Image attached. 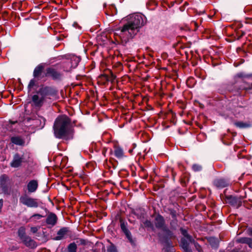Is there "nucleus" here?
Returning <instances> with one entry per match:
<instances>
[{
	"instance_id": "nucleus-37",
	"label": "nucleus",
	"mask_w": 252,
	"mask_h": 252,
	"mask_svg": "<svg viewBox=\"0 0 252 252\" xmlns=\"http://www.w3.org/2000/svg\"><path fill=\"white\" fill-rule=\"evenodd\" d=\"M249 235H250L252 237V228L249 229Z\"/></svg>"
},
{
	"instance_id": "nucleus-3",
	"label": "nucleus",
	"mask_w": 252,
	"mask_h": 252,
	"mask_svg": "<svg viewBox=\"0 0 252 252\" xmlns=\"http://www.w3.org/2000/svg\"><path fill=\"white\" fill-rule=\"evenodd\" d=\"M52 94V89L49 87H42L38 92L37 94L32 97V101L36 107H41L44 103L46 98H49Z\"/></svg>"
},
{
	"instance_id": "nucleus-26",
	"label": "nucleus",
	"mask_w": 252,
	"mask_h": 252,
	"mask_svg": "<svg viewBox=\"0 0 252 252\" xmlns=\"http://www.w3.org/2000/svg\"><path fill=\"white\" fill-rule=\"evenodd\" d=\"M8 179V177L5 175H2L0 177V182L1 185L4 184L6 181Z\"/></svg>"
},
{
	"instance_id": "nucleus-12",
	"label": "nucleus",
	"mask_w": 252,
	"mask_h": 252,
	"mask_svg": "<svg viewBox=\"0 0 252 252\" xmlns=\"http://www.w3.org/2000/svg\"><path fill=\"white\" fill-rule=\"evenodd\" d=\"M57 221V217L55 214H50L46 219V223L52 226L55 225Z\"/></svg>"
},
{
	"instance_id": "nucleus-15",
	"label": "nucleus",
	"mask_w": 252,
	"mask_h": 252,
	"mask_svg": "<svg viewBox=\"0 0 252 252\" xmlns=\"http://www.w3.org/2000/svg\"><path fill=\"white\" fill-rule=\"evenodd\" d=\"M121 228L123 231L124 232L125 235H126L127 239L130 241L132 242V238L131 237V234L129 231L127 229L126 226L124 222H121Z\"/></svg>"
},
{
	"instance_id": "nucleus-31",
	"label": "nucleus",
	"mask_w": 252,
	"mask_h": 252,
	"mask_svg": "<svg viewBox=\"0 0 252 252\" xmlns=\"http://www.w3.org/2000/svg\"><path fill=\"white\" fill-rule=\"evenodd\" d=\"M111 252H118L116 247L111 243Z\"/></svg>"
},
{
	"instance_id": "nucleus-30",
	"label": "nucleus",
	"mask_w": 252,
	"mask_h": 252,
	"mask_svg": "<svg viewBox=\"0 0 252 252\" xmlns=\"http://www.w3.org/2000/svg\"><path fill=\"white\" fill-rule=\"evenodd\" d=\"M32 218H36L37 219H40V218H41L42 217V216L41 215L36 214L33 215L32 216Z\"/></svg>"
},
{
	"instance_id": "nucleus-28",
	"label": "nucleus",
	"mask_w": 252,
	"mask_h": 252,
	"mask_svg": "<svg viewBox=\"0 0 252 252\" xmlns=\"http://www.w3.org/2000/svg\"><path fill=\"white\" fill-rule=\"evenodd\" d=\"M35 81L34 80L32 79L30 81V83L29 84L28 87L29 88H32L35 85Z\"/></svg>"
},
{
	"instance_id": "nucleus-18",
	"label": "nucleus",
	"mask_w": 252,
	"mask_h": 252,
	"mask_svg": "<svg viewBox=\"0 0 252 252\" xmlns=\"http://www.w3.org/2000/svg\"><path fill=\"white\" fill-rule=\"evenodd\" d=\"M241 243L247 244L252 249V239L248 237H243L239 240Z\"/></svg>"
},
{
	"instance_id": "nucleus-14",
	"label": "nucleus",
	"mask_w": 252,
	"mask_h": 252,
	"mask_svg": "<svg viewBox=\"0 0 252 252\" xmlns=\"http://www.w3.org/2000/svg\"><path fill=\"white\" fill-rule=\"evenodd\" d=\"M68 231V229L66 227H63L59 230L57 233V236H56L55 240H60L62 239L64 235L66 234Z\"/></svg>"
},
{
	"instance_id": "nucleus-7",
	"label": "nucleus",
	"mask_w": 252,
	"mask_h": 252,
	"mask_svg": "<svg viewBox=\"0 0 252 252\" xmlns=\"http://www.w3.org/2000/svg\"><path fill=\"white\" fill-rule=\"evenodd\" d=\"M46 76H50L53 79H59L61 77V74L56 69L53 68H48L46 70Z\"/></svg>"
},
{
	"instance_id": "nucleus-6",
	"label": "nucleus",
	"mask_w": 252,
	"mask_h": 252,
	"mask_svg": "<svg viewBox=\"0 0 252 252\" xmlns=\"http://www.w3.org/2000/svg\"><path fill=\"white\" fill-rule=\"evenodd\" d=\"M155 226L158 229H162L165 226V220L163 217L159 214L155 216L154 220Z\"/></svg>"
},
{
	"instance_id": "nucleus-39",
	"label": "nucleus",
	"mask_w": 252,
	"mask_h": 252,
	"mask_svg": "<svg viewBox=\"0 0 252 252\" xmlns=\"http://www.w3.org/2000/svg\"><path fill=\"white\" fill-rule=\"evenodd\" d=\"M107 252H110V249H109L108 248H107Z\"/></svg>"
},
{
	"instance_id": "nucleus-1",
	"label": "nucleus",
	"mask_w": 252,
	"mask_h": 252,
	"mask_svg": "<svg viewBox=\"0 0 252 252\" xmlns=\"http://www.w3.org/2000/svg\"><path fill=\"white\" fill-rule=\"evenodd\" d=\"M126 22L121 30L120 37L126 39L135 35L139 31V29L146 23L145 16L140 13L129 14L125 18Z\"/></svg>"
},
{
	"instance_id": "nucleus-23",
	"label": "nucleus",
	"mask_w": 252,
	"mask_h": 252,
	"mask_svg": "<svg viewBox=\"0 0 252 252\" xmlns=\"http://www.w3.org/2000/svg\"><path fill=\"white\" fill-rule=\"evenodd\" d=\"M77 245L75 243L70 244L67 247V252H76Z\"/></svg>"
},
{
	"instance_id": "nucleus-19",
	"label": "nucleus",
	"mask_w": 252,
	"mask_h": 252,
	"mask_svg": "<svg viewBox=\"0 0 252 252\" xmlns=\"http://www.w3.org/2000/svg\"><path fill=\"white\" fill-rule=\"evenodd\" d=\"M236 126L241 128H247L251 126V125L250 123H244L243 122H238L235 123Z\"/></svg>"
},
{
	"instance_id": "nucleus-11",
	"label": "nucleus",
	"mask_w": 252,
	"mask_h": 252,
	"mask_svg": "<svg viewBox=\"0 0 252 252\" xmlns=\"http://www.w3.org/2000/svg\"><path fill=\"white\" fill-rule=\"evenodd\" d=\"M214 185L217 188H223L228 186V182L224 179H216L214 181Z\"/></svg>"
},
{
	"instance_id": "nucleus-21",
	"label": "nucleus",
	"mask_w": 252,
	"mask_h": 252,
	"mask_svg": "<svg viewBox=\"0 0 252 252\" xmlns=\"http://www.w3.org/2000/svg\"><path fill=\"white\" fill-rule=\"evenodd\" d=\"M43 69V67L41 65H39L37 66H36L33 71V76L35 77H38L40 74L41 73L42 70Z\"/></svg>"
},
{
	"instance_id": "nucleus-27",
	"label": "nucleus",
	"mask_w": 252,
	"mask_h": 252,
	"mask_svg": "<svg viewBox=\"0 0 252 252\" xmlns=\"http://www.w3.org/2000/svg\"><path fill=\"white\" fill-rule=\"evenodd\" d=\"M144 223L146 227L154 228L153 224L150 220H146Z\"/></svg>"
},
{
	"instance_id": "nucleus-34",
	"label": "nucleus",
	"mask_w": 252,
	"mask_h": 252,
	"mask_svg": "<svg viewBox=\"0 0 252 252\" xmlns=\"http://www.w3.org/2000/svg\"><path fill=\"white\" fill-rule=\"evenodd\" d=\"M113 9L116 10L115 14H117V9H116L115 6L111 4V12H112Z\"/></svg>"
},
{
	"instance_id": "nucleus-16",
	"label": "nucleus",
	"mask_w": 252,
	"mask_h": 252,
	"mask_svg": "<svg viewBox=\"0 0 252 252\" xmlns=\"http://www.w3.org/2000/svg\"><path fill=\"white\" fill-rule=\"evenodd\" d=\"M18 235L21 241L28 236L26 234V228L25 227L21 226L19 228Z\"/></svg>"
},
{
	"instance_id": "nucleus-32",
	"label": "nucleus",
	"mask_w": 252,
	"mask_h": 252,
	"mask_svg": "<svg viewBox=\"0 0 252 252\" xmlns=\"http://www.w3.org/2000/svg\"><path fill=\"white\" fill-rule=\"evenodd\" d=\"M195 247H196L199 252H202V250H201L200 246L199 245L197 244H195Z\"/></svg>"
},
{
	"instance_id": "nucleus-22",
	"label": "nucleus",
	"mask_w": 252,
	"mask_h": 252,
	"mask_svg": "<svg viewBox=\"0 0 252 252\" xmlns=\"http://www.w3.org/2000/svg\"><path fill=\"white\" fill-rule=\"evenodd\" d=\"M181 231L182 234L189 241V242L191 243L194 241V240L192 238L191 236L188 234L186 230L182 228L181 229Z\"/></svg>"
},
{
	"instance_id": "nucleus-38",
	"label": "nucleus",
	"mask_w": 252,
	"mask_h": 252,
	"mask_svg": "<svg viewBox=\"0 0 252 252\" xmlns=\"http://www.w3.org/2000/svg\"><path fill=\"white\" fill-rule=\"evenodd\" d=\"M42 120L43 122V126L45 125V119L44 118L41 117L40 121Z\"/></svg>"
},
{
	"instance_id": "nucleus-35",
	"label": "nucleus",
	"mask_w": 252,
	"mask_h": 252,
	"mask_svg": "<svg viewBox=\"0 0 252 252\" xmlns=\"http://www.w3.org/2000/svg\"><path fill=\"white\" fill-rule=\"evenodd\" d=\"M3 205V200L2 199H0V212L1 211V208Z\"/></svg>"
},
{
	"instance_id": "nucleus-40",
	"label": "nucleus",
	"mask_w": 252,
	"mask_h": 252,
	"mask_svg": "<svg viewBox=\"0 0 252 252\" xmlns=\"http://www.w3.org/2000/svg\"><path fill=\"white\" fill-rule=\"evenodd\" d=\"M16 122H10V123H11V124H14L16 123Z\"/></svg>"
},
{
	"instance_id": "nucleus-4",
	"label": "nucleus",
	"mask_w": 252,
	"mask_h": 252,
	"mask_svg": "<svg viewBox=\"0 0 252 252\" xmlns=\"http://www.w3.org/2000/svg\"><path fill=\"white\" fill-rule=\"evenodd\" d=\"M19 201L23 205L29 208H37L39 206L37 199L31 197L27 194L21 196Z\"/></svg>"
},
{
	"instance_id": "nucleus-36",
	"label": "nucleus",
	"mask_w": 252,
	"mask_h": 252,
	"mask_svg": "<svg viewBox=\"0 0 252 252\" xmlns=\"http://www.w3.org/2000/svg\"><path fill=\"white\" fill-rule=\"evenodd\" d=\"M176 212L174 211H172L171 212V215L173 217H176Z\"/></svg>"
},
{
	"instance_id": "nucleus-25",
	"label": "nucleus",
	"mask_w": 252,
	"mask_h": 252,
	"mask_svg": "<svg viewBox=\"0 0 252 252\" xmlns=\"http://www.w3.org/2000/svg\"><path fill=\"white\" fill-rule=\"evenodd\" d=\"M193 170L195 172L200 171L202 169V166L199 164H195L192 166Z\"/></svg>"
},
{
	"instance_id": "nucleus-10",
	"label": "nucleus",
	"mask_w": 252,
	"mask_h": 252,
	"mask_svg": "<svg viewBox=\"0 0 252 252\" xmlns=\"http://www.w3.org/2000/svg\"><path fill=\"white\" fill-rule=\"evenodd\" d=\"M38 187L37 181L34 180H31L27 185V189L29 192L32 193L35 192Z\"/></svg>"
},
{
	"instance_id": "nucleus-8",
	"label": "nucleus",
	"mask_w": 252,
	"mask_h": 252,
	"mask_svg": "<svg viewBox=\"0 0 252 252\" xmlns=\"http://www.w3.org/2000/svg\"><path fill=\"white\" fill-rule=\"evenodd\" d=\"M23 161V158L18 154L14 156L13 159L10 163V166L13 168H17L21 166Z\"/></svg>"
},
{
	"instance_id": "nucleus-42",
	"label": "nucleus",
	"mask_w": 252,
	"mask_h": 252,
	"mask_svg": "<svg viewBox=\"0 0 252 252\" xmlns=\"http://www.w3.org/2000/svg\"><path fill=\"white\" fill-rule=\"evenodd\" d=\"M111 91H112V90H113V89H112V87H111Z\"/></svg>"
},
{
	"instance_id": "nucleus-17",
	"label": "nucleus",
	"mask_w": 252,
	"mask_h": 252,
	"mask_svg": "<svg viewBox=\"0 0 252 252\" xmlns=\"http://www.w3.org/2000/svg\"><path fill=\"white\" fill-rule=\"evenodd\" d=\"M11 141L13 143L17 145H23L24 144V141L18 136L11 137Z\"/></svg>"
},
{
	"instance_id": "nucleus-13",
	"label": "nucleus",
	"mask_w": 252,
	"mask_h": 252,
	"mask_svg": "<svg viewBox=\"0 0 252 252\" xmlns=\"http://www.w3.org/2000/svg\"><path fill=\"white\" fill-rule=\"evenodd\" d=\"M189 241L185 238H183L181 241V246L183 249L184 252H192L191 249L189 247Z\"/></svg>"
},
{
	"instance_id": "nucleus-5",
	"label": "nucleus",
	"mask_w": 252,
	"mask_h": 252,
	"mask_svg": "<svg viewBox=\"0 0 252 252\" xmlns=\"http://www.w3.org/2000/svg\"><path fill=\"white\" fill-rule=\"evenodd\" d=\"M113 145V150H111V154L118 159H121L125 157V152L122 147L116 140L111 141Z\"/></svg>"
},
{
	"instance_id": "nucleus-9",
	"label": "nucleus",
	"mask_w": 252,
	"mask_h": 252,
	"mask_svg": "<svg viewBox=\"0 0 252 252\" xmlns=\"http://www.w3.org/2000/svg\"><path fill=\"white\" fill-rule=\"evenodd\" d=\"M22 242L26 247L31 249H34L37 247L36 243L29 236L22 240Z\"/></svg>"
},
{
	"instance_id": "nucleus-20",
	"label": "nucleus",
	"mask_w": 252,
	"mask_h": 252,
	"mask_svg": "<svg viewBox=\"0 0 252 252\" xmlns=\"http://www.w3.org/2000/svg\"><path fill=\"white\" fill-rule=\"evenodd\" d=\"M108 81L109 77L105 74H103L99 77L98 81L100 82L101 84L105 85L106 83H108Z\"/></svg>"
},
{
	"instance_id": "nucleus-33",
	"label": "nucleus",
	"mask_w": 252,
	"mask_h": 252,
	"mask_svg": "<svg viewBox=\"0 0 252 252\" xmlns=\"http://www.w3.org/2000/svg\"><path fill=\"white\" fill-rule=\"evenodd\" d=\"M111 84H112L114 80L115 79L116 77L114 75H113L112 74V72H111Z\"/></svg>"
},
{
	"instance_id": "nucleus-2",
	"label": "nucleus",
	"mask_w": 252,
	"mask_h": 252,
	"mask_svg": "<svg viewBox=\"0 0 252 252\" xmlns=\"http://www.w3.org/2000/svg\"><path fill=\"white\" fill-rule=\"evenodd\" d=\"M53 128L55 136L58 138H63L69 130V119L65 116L58 117L55 121Z\"/></svg>"
},
{
	"instance_id": "nucleus-29",
	"label": "nucleus",
	"mask_w": 252,
	"mask_h": 252,
	"mask_svg": "<svg viewBox=\"0 0 252 252\" xmlns=\"http://www.w3.org/2000/svg\"><path fill=\"white\" fill-rule=\"evenodd\" d=\"M38 230V227H32L31 228V231L32 233H35Z\"/></svg>"
},
{
	"instance_id": "nucleus-41",
	"label": "nucleus",
	"mask_w": 252,
	"mask_h": 252,
	"mask_svg": "<svg viewBox=\"0 0 252 252\" xmlns=\"http://www.w3.org/2000/svg\"><path fill=\"white\" fill-rule=\"evenodd\" d=\"M111 93H113V94H115V92H111Z\"/></svg>"
},
{
	"instance_id": "nucleus-24",
	"label": "nucleus",
	"mask_w": 252,
	"mask_h": 252,
	"mask_svg": "<svg viewBox=\"0 0 252 252\" xmlns=\"http://www.w3.org/2000/svg\"><path fill=\"white\" fill-rule=\"evenodd\" d=\"M165 234L169 238H172L173 237V233L166 226H164L163 228L161 229Z\"/></svg>"
}]
</instances>
